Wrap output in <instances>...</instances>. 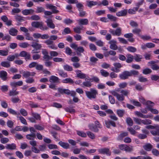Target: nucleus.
<instances>
[{
  "label": "nucleus",
  "mask_w": 159,
  "mask_h": 159,
  "mask_svg": "<svg viewBox=\"0 0 159 159\" xmlns=\"http://www.w3.org/2000/svg\"><path fill=\"white\" fill-rule=\"evenodd\" d=\"M19 94V92L16 91V90L12 89L10 91L9 93L10 96H13L18 95Z\"/></svg>",
  "instance_id": "38"
},
{
  "label": "nucleus",
  "mask_w": 159,
  "mask_h": 159,
  "mask_svg": "<svg viewBox=\"0 0 159 159\" xmlns=\"http://www.w3.org/2000/svg\"><path fill=\"white\" fill-rule=\"evenodd\" d=\"M115 35L119 36L121 34V29L120 28H117L115 31Z\"/></svg>",
  "instance_id": "52"
},
{
  "label": "nucleus",
  "mask_w": 159,
  "mask_h": 159,
  "mask_svg": "<svg viewBox=\"0 0 159 159\" xmlns=\"http://www.w3.org/2000/svg\"><path fill=\"white\" fill-rule=\"evenodd\" d=\"M44 64L46 66L50 67L52 66V62L48 60L45 61L44 62Z\"/></svg>",
  "instance_id": "57"
},
{
  "label": "nucleus",
  "mask_w": 159,
  "mask_h": 159,
  "mask_svg": "<svg viewBox=\"0 0 159 159\" xmlns=\"http://www.w3.org/2000/svg\"><path fill=\"white\" fill-rule=\"evenodd\" d=\"M85 80H89L90 81L92 80L96 83H99L100 81L99 79L96 76H93L91 79H87V78H86Z\"/></svg>",
  "instance_id": "40"
},
{
  "label": "nucleus",
  "mask_w": 159,
  "mask_h": 159,
  "mask_svg": "<svg viewBox=\"0 0 159 159\" xmlns=\"http://www.w3.org/2000/svg\"><path fill=\"white\" fill-rule=\"evenodd\" d=\"M59 74L60 76L63 77L65 78L68 77L67 73L65 72L62 70H59Z\"/></svg>",
  "instance_id": "46"
},
{
  "label": "nucleus",
  "mask_w": 159,
  "mask_h": 159,
  "mask_svg": "<svg viewBox=\"0 0 159 159\" xmlns=\"http://www.w3.org/2000/svg\"><path fill=\"white\" fill-rule=\"evenodd\" d=\"M31 46L37 50L40 49L42 47V46L41 44H39L35 42L32 43V44L31 45Z\"/></svg>",
  "instance_id": "31"
},
{
  "label": "nucleus",
  "mask_w": 159,
  "mask_h": 159,
  "mask_svg": "<svg viewBox=\"0 0 159 159\" xmlns=\"http://www.w3.org/2000/svg\"><path fill=\"white\" fill-rule=\"evenodd\" d=\"M34 11L32 9H25L22 11V13L24 15H28L33 14Z\"/></svg>",
  "instance_id": "14"
},
{
  "label": "nucleus",
  "mask_w": 159,
  "mask_h": 159,
  "mask_svg": "<svg viewBox=\"0 0 159 159\" xmlns=\"http://www.w3.org/2000/svg\"><path fill=\"white\" fill-rule=\"evenodd\" d=\"M134 58L136 61L140 62L141 61V59H142V56L136 54L134 56Z\"/></svg>",
  "instance_id": "43"
},
{
  "label": "nucleus",
  "mask_w": 159,
  "mask_h": 159,
  "mask_svg": "<svg viewBox=\"0 0 159 159\" xmlns=\"http://www.w3.org/2000/svg\"><path fill=\"white\" fill-rule=\"evenodd\" d=\"M127 49L129 52H135L137 50L135 48L132 46H129L127 48Z\"/></svg>",
  "instance_id": "50"
},
{
  "label": "nucleus",
  "mask_w": 159,
  "mask_h": 159,
  "mask_svg": "<svg viewBox=\"0 0 159 159\" xmlns=\"http://www.w3.org/2000/svg\"><path fill=\"white\" fill-rule=\"evenodd\" d=\"M78 22L80 25H86L89 23V20L87 19H80L78 20Z\"/></svg>",
  "instance_id": "17"
},
{
  "label": "nucleus",
  "mask_w": 159,
  "mask_h": 159,
  "mask_svg": "<svg viewBox=\"0 0 159 159\" xmlns=\"http://www.w3.org/2000/svg\"><path fill=\"white\" fill-rule=\"evenodd\" d=\"M142 123L144 125H147L151 124L152 121L149 119H144L142 120Z\"/></svg>",
  "instance_id": "49"
},
{
  "label": "nucleus",
  "mask_w": 159,
  "mask_h": 159,
  "mask_svg": "<svg viewBox=\"0 0 159 159\" xmlns=\"http://www.w3.org/2000/svg\"><path fill=\"white\" fill-rule=\"evenodd\" d=\"M76 72L77 74V77L81 79L85 78L86 77V75L85 74L82 73L80 70H76Z\"/></svg>",
  "instance_id": "24"
},
{
  "label": "nucleus",
  "mask_w": 159,
  "mask_h": 159,
  "mask_svg": "<svg viewBox=\"0 0 159 159\" xmlns=\"http://www.w3.org/2000/svg\"><path fill=\"white\" fill-rule=\"evenodd\" d=\"M109 43L110 44V48L113 50H116L118 48V46L116 45V41L114 40H111L109 42Z\"/></svg>",
  "instance_id": "11"
},
{
  "label": "nucleus",
  "mask_w": 159,
  "mask_h": 159,
  "mask_svg": "<svg viewBox=\"0 0 159 159\" xmlns=\"http://www.w3.org/2000/svg\"><path fill=\"white\" fill-rule=\"evenodd\" d=\"M16 20L19 21H22L24 20V17L19 15H17L15 16Z\"/></svg>",
  "instance_id": "51"
},
{
  "label": "nucleus",
  "mask_w": 159,
  "mask_h": 159,
  "mask_svg": "<svg viewBox=\"0 0 159 159\" xmlns=\"http://www.w3.org/2000/svg\"><path fill=\"white\" fill-rule=\"evenodd\" d=\"M36 134L34 133H32L26 135V138L28 140H34Z\"/></svg>",
  "instance_id": "33"
},
{
  "label": "nucleus",
  "mask_w": 159,
  "mask_h": 159,
  "mask_svg": "<svg viewBox=\"0 0 159 159\" xmlns=\"http://www.w3.org/2000/svg\"><path fill=\"white\" fill-rule=\"evenodd\" d=\"M100 73L101 75L104 77H107L109 75V74L108 72L103 69L101 70Z\"/></svg>",
  "instance_id": "45"
},
{
  "label": "nucleus",
  "mask_w": 159,
  "mask_h": 159,
  "mask_svg": "<svg viewBox=\"0 0 159 159\" xmlns=\"http://www.w3.org/2000/svg\"><path fill=\"white\" fill-rule=\"evenodd\" d=\"M139 74L138 71L134 70L130 71L125 70L120 74L119 77L121 79L125 80L128 79L129 77L138 76Z\"/></svg>",
  "instance_id": "2"
},
{
  "label": "nucleus",
  "mask_w": 159,
  "mask_h": 159,
  "mask_svg": "<svg viewBox=\"0 0 159 159\" xmlns=\"http://www.w3.org/2000/svg\"><path fill=\"white\" fill-rule=\"evenodd\" d=\"M49 81L51 83H57L59 82V79L56 76H52L50 77Z\"/></svg>",
  "instance_id": "22"
},
{
  "label": "nucleus",
  "mask_w": 159,
  "mask_h": 159,
  "mask_svg": "<svg viewBox=\"0 0 159 159\" xmlns=\"http://www.w3.org/2000/svg\"><path fill=\"white\" fill-rule=\"evenodd\" d=\"M105 124L106 126L108 128H110V125H111L115 127L116 126L115 123L113 121L111 120H106Z\"/></svg>",
  "instance_id": "15"
},
{
  "label": "nucleus",
  "mask_w": 159,
  "mask_h": 159,
  "mask_svg": "<svg viewBox=\"0 0 159 159\" xmlns=\"http://www.w3.org/2000/svg\"><path fill=\"white\" fill-rule=\"evenodd\" d=\"M18 30L14 28H11L9 31V33L13 36H16L17 34Z\"/></svg>",
  "instance_id": "21"
},
{
  "label": "nucleus",
  "mask_w": 159,
  "mask_h": 159,
  "mask_svg": "<svg viewBox=\"0 0 159 159\" xmlns=\"http://www.w3.org/2000/svg\"><path fill=\"white\" fill-rule=\"evenodd\" d=\"M31 25L32 27L39 28L42 30H47L48 29V28L47 26L44 27L43 26V22H41L34 21L32 22Z\"/></svg>",
  "instance_id": "5"
},
{
  "label": "nucleus",
  "mask_w": 159,
  "mask_h": 159,
  "mask_svg": "<svg viewBox=\"0 0 159 159\" xmlns=\"http://www.w3.org/2000/svg\"><path fill=\"white\" fill-rule=\"evenodd\" d=\"M87 5L89 7H92V6L96 5L98 4V2L93 1H87Z\"/></svg>",
  "instance_id": "32"
},
{
  "label": "nucleus",
  "mask_w": 159,
  "mask_h": 159,
  "mask_svg": "<svg viewBox=\"0 0 159 159\" xmlns=\"http://www.w3.org/2000/svg\"><path fill=\"white\" fill-rule=\"evenodd\" d=\"M119 148L121 150H124L126 152H130L133 150V147L132 146H129L125 144L119 145Z\"/></svg>",
  "instance_id": "6"
},
{
  "label": "nucleus",
  "mask_w": 159,
  "mask_h": 159,
  "mask_svg": "<svg viewBox=\"0 0 159 159\" xmlns=\"http://www.w3.org/2000/svg\"><path fill=\"white\" fill-rule=\"evenodd\" d=\"M152 153L155 156H158L159 155V152L156 149H153L152 150Z\"/></svg>",
  "instance_id": "64"
},
{
  "label": "nucleus",
  "mask_w": 159,
  "mask_h": 159,
  "mask_svg": "<svg viewBox=\"0 0 159 159\" xmlns=\"http://www.w3.org/2000/svg\"><path fill=\"white\" fill-rule=\"evenodd\" d=\"M7 73L5 71H0V78L4 81H6L7 79Z\"/></svg>",
  "instance_id": "12"
},
{
  "label": "nucleus",
  "mask_w": 159,
  "mask_h": 159,
  "mask_svg": "<svg viewBox=\"0 0 159 159\" xmlns=\"http://www.w3.org/2000/svg\"><path fill=\"white\" fill-rule=\"evenodd\" d=\"M128 132H122L118 136L117 139L118 140H122L124 137L128 136Z\"/></svg>",
  "instance_id": "16"
},
{
  "label": "nucleus",
  "mask_w": 159,
  "mask_h": 159,
  "mask_svg": "<svg viewBox=\"0 0 159 159\" xmlns=\"http://www.w3.org/2000/svg\"><path fill=\"white\" fill-rule=\"evenodd\" d=\"M8 50H0V56H6L8 55Z\"/></svg>",
  "instance_id": "36"
},
{
  "label": "nucleus",
  "mask_w": 159,
  "mask_h": 159,
  "mask_svg": "<svg viewBox=\"0 0 159 159\" xmlns=\"http://www.w3.org/2000/svg\"><path fill=\"white\" fill-rule=\"evenodd\" d=\"M1 19L8 26L11 25L12 24V21L11 20H8V18L5 15L2 16L1 17Z\"/></svg>",
  "instance_id": "10"
},
{
  "label": "nucleus",
  "mask_w": 159,
  "mask_h": 159,
  "mask_svg": "<svg viewBox=\"0 0 159 159\" xmlns=\"http://www.w3.org/2000/svg\"><path fill=\"white\" fill-rule=\"evenodd\" d=\"M127 59L126 61L128 63H131L133 61L134 56L130 54H128L126 55Z\"/></svg>",
  "instance_id": "23"
},
{
  "label": "nucleus",
  "mask_w": 159,
  "mask_h": 159,
  "mask_svg": "<svg viewBox=\"0 0 159 159\" xmlns=\"http://www.w3.org/2000/svg\"><path fill=\"white\" fill-rule=\"evenodd\" d=\"M65 52L66 54L69 55H71L72 51L70 48L68 47H67L66 48Z\"/></svg>",
  "instance_id": "59"
},
{
  "label": "nucleus",
  "mask_w": 159,
  "mask_h": 159,
  "mask_svg": "<svg viewBox=\"0 0 159 159\" xmlns=\"http://www.w3.org/2000/svg\"><path fill=\"white\" fill-rule=\"evenodd\" d=\"M84 51V49L82 47L80 46L78 47L76 52H77L78 55H80V52H83Z\"/></svg>",
  "instance_id": "37"
},
{
  "label": "nucleus",
  "mask_w": 159,
  "mask_h": 159,
  "mask_svg": "<svg viewBox=\"0 0 159 159\" xmlns=\"http://www.w3.org/2000/svg\"><path fill=\"white\" fill-rule=\"evenodd\" d=\"M143 148L145 150L148 151H151L153 148V146L151 144L148 143L143 146Z\"/></svg>",
  "instance_id": "25"
},
{
  "label": "nucleus",
  "mask_w": 159,
  "mask_h": 159,
  "mask_svg": "<svg viewBox=\"0 0 159 159\" xmlns=\"http://www.w3.org/2000/svg\"><path fill=\"white\" fill-rule=\"evenodd\" d=\"M23 84V82L22 81H19L17 82H11L10 85L12 87H16L17 86H22Z\"/></svg>",
  "instance_id": "27"
},
{
  "label": "nucleus",
  "mask_w": 159,
  "mask_h": 159,
  "mask_svg": "<svg viewBox=\"0 0 159 159\" xmlns=\"http://www.w3.org/2000/svg\"><path fill=\"white\" fill-rule=\"evenodd\" d=\"M32 115L36 120L40 119L41 117L40 115L38 114L35 113H32Z\"/></svg>",
  "instance_id": "60"
},
{
  "label": "nucleus",
  "mask_w": 159,
  "mask_h": 159,
  "mask_svg": "<svg viewBox=\"0 0 159 159\" xmlns=\"http://www.w3.org/2000/svg\"><path fill=\"white\" fill-rule=\"evenodd\" d=\"M127 13V10L124 9L117 12L116 15L118 16H125L126 15Z\"/></svg>",
  "instance_id": "19"
},
{
  "label": "nucleus",
  "mask_w": 159,
  "mask_h": 159,
  "mask_svg": "<svg viewBox=\"0 0 159 159\" xmlns=\"http://www.w3.org/2000/svg\"><path fill=\"white\" fill-rule=\"evenodd\" d=\"M97 128L98 127L96 126L93 125H90L89 126V128L90 129L95 132H98V129Z\"/></svg>",
  "instance_id": "44"
},
{
  "label": "nucleus",
  "mask_w": 159,
  "mask_h": 159,
  "mask_svg": "<svg viewBox=\"0 0 159 159\" xmlns=\"http://www.w3.org/2000/svg\"><path fill=\"white\" fill-rule=\"evenodd\" d=\"M107 17L108 19H110L111 21H115L117 20V18L111 14H108Z\"/></svg>",
  "instance_id": "42"
},
{
  "label": "nucleus",
  "mask_w": 159,
  "mask_h": 159,
  "mask_svg": "<svg viewBox=\"0 0 159 159\" xmlns=\"http://www.w3.org/2000/svg\"><path fill=\"white\" fill-rule=\"evenodd\" d=\"M135 114L138 116L140 117L146 119L148 117V115H144L142 113L140 112L136 111L135 112Z\"/></svg>",
  "instance_id": "34"
},
{
  "label": "nucleus",
  "mask_w": 159,
  "mask_h": 159,
  "mask_svg": "<svg viewBox=\"0 0 159 159\" xmlns=\"http://www.w3.org/2000/svg\"><path fill=\"white\" fill-rule=\"evenodd\" d=\"M152 72V71L150 69L147 68L143 70V73L144 74L147 75L151 73Z\"/></svg>",
  "instance_id": "53"
},
{
  "label": "nucleus",
  "mask_w": 159,
  "mask_h": 159,
  "mask_svg": "<svg viewBox=\"0 0 159 159\" xmlns=\"http://www.w3.org/2000/svg\"><path fill=\"white\" fill-rule=\"evenodd\" d=\"M154 129L156 130H151V133L154 136H159V125L155 126Z\"/></svg>",
  "instance_id": "18"
},
{
  "label": "nucleus",
  "mask_w": 159,
  "mask_h": 159,
  "mask_svg": "<svg viewBox=\"0 0 159 159\" xmlns=\"http://www.w3.org/2000/svg\"><path fill=\"white\" fill-rule=\"evenodd\" d=\"M85 93L87 97L90 99H96L98 94V91L93 88H91L89 91H85Z\"/></svg>",
  "instance_id": "3"
},
{
  "label": "nucleus",
  "mask_w": 159,
  "mask_h": 159,
  "mask_svg": "<svg viewBox=\"0 0 159 159\" xmlns=\"http://www.w3.org/2000/svg\"><path fill=\"white\" fill-rule=\"evenodd\" d=\"M47 25L48 27L51 29H54L55 28V25L53 23L52 20L51 19H48L46 21Z\"/></svg>",
  "instance_id": "13"
},
{
  "label": "nucleus",
  "mask_w": 159,
  "mask_h": 159,
  "mask_svg": "<svg viewBox=\"0 0 159 159\" xmlns=\"http://www.w3.org/2000/svg\"><path fill=\"white\" fill-rule=\"evenodd\" d=\"M126 122L127 124L130 126H132L133 125V121L130 118H127Z\"/></svg>",
  "instance_id": "63"
},
{
  "label": "nucleus",
  "mask_w": 159,
  "mask_h": 159,
  "mask_svg": "<svg viewBox=\"0 0 159 159\" xmlns=\"http://www.w3.org/2000/svg\"><path fill=\"white\" fill-rule=\"evenodd\" d=\"M1 65L2 66L7 68H9L11 66L10 63L8 61H2L1 63Z\"/></svg>",
  "instance_id": "28"
},
{
  "label": "nucleus",
  "mask_w": 159,
  "mask_h": 159,
  "mask_svg": "<svg viewBox=\"0 0 159 159\" xmlns=\"http://www.w3.org/2000/svg\"><path fill=\"white\" fill-rule=\"evenodd\" d=\"M46 7L47 8L52 10V13L56 14L59 12V11L57 9V7L51 4H47Z\"/></svg>",
  "instance_id": "8"
},
{
  "label": "nucleus",
  "mask_w": 159,
  "mask_h": 159,
  "mask_svg": "<svg viewBox=\"0 0 159 159\" xmlns=\"http://www.w3.org/2000/svg\"><path fill=\"white\" fill-rule=\"evenodd\" d=\"M6 148L7 149L11 150H15L16 149V146L15 144L12 143L7 144L6 146Z\"/></svg>",
  "instance_id": "20"
},
{
  "label": "nucleus",
  "mask_w": 159,
  "mask_h": 159,
  "mask_svg": "<svg viewBox=\"0 0 159 159\" xmlns=\"http://www.w3.org/2000/svg\"><path fill=\"white\" fill-rule=\"evenodd\" d=\"M117 114L120 117H122L123 116L125 111L123 110H118L117 111Z\"/></svg>",
  "instance_id": "56"
},
{
  "label": "nucleus",
  "mask_w": 159,
  "mask_h": 159,
  "mask_svg": "<svg viewBox=\"0 0 159 159\" xmlns=\"http://www.w3.org/2000/svg\"><path fill=\"white\" fill-rule=\"evenodd\" d=\"M141 31V30L140 29L135 28L133 30L132 32L134 34L139 35Z\"/></svg>",
  "instance_id": "55"
},
{
  "label": "nucleus",
  "mask_w": 159,
  "mask_h": 159,
  "mask_svg": "<svg viewBox=\"0 0 159 159\" xmlns=\"http://www.w3.org/2000/svg\"><path fill=\"white\" fill-rule=\"evenodd\" d=\"M71 32V30L70 28L68 27H66L65 28L63 32H62L63 34H66L70 33Z\"/></svg>",
  "instance_id": "47"
},
{
  "label": "nucleus",
  "mask_w": 159,
  "mask_h": 159,
  "mask_svg": "<svg viewBox=\"0 0 159 159\" xmlns=\"http://www.w3.org/2000/svg\"><path fill=\"white\" fill-rule=\"evenodd\" d=\"M58 144L62 148L65 149H67L69 148L70 145L67 143L63 142L61 141H60Z\"/></svg>",
  "instance_id": "29"
},
{
  "label": "nucleus",
  "mask_w": 159,
  "mask_h": 159,
  "mask_svg": "<svg viewBox=\"0 0 159 159\" xmlns=\"http://www.w3.org/2000/svg\"><path fill=\"white\" fill-rule=\"evenodd\" d=\"M30 19L33 20H40V17L37 15H34L31 16Z\"/></svg>",
  "instance_id": "62"
},
{
  "label": "nucleus",
  "mask_w": 159,
  "mask_h": 159,
  "mask_svg": "<svg viewBox=\"0 0 159 159\" xmlns=\"http://www.w3.org/2000/svg\"><path fill=\"white\" fill-rule=\"evenodd\" d=\"M83 87H87L90 88L91 87L92 85V84L91 83L90 81H86L83 83Z\"/></svg>",
  "instance_id": "41"
},
{
  "label": "nucleus",
  "mask_w": 159,
  "mask_h": 159,
  "mask_svg": "<svg viewBox=\"0 0 159 159\" xmlns=\"http://www.w3.org/2000/svg\"><path fill=\"white\" fill-rule=\"evenodd\" d=\"M98 152L100 153L106 154L109 156L111 155V152L110 151L109 149L107 148L99 149L98 150Z\"/></svg>",
  "instance_id": "9"
},
{
  "label": "nucleus",
  "mask_w": 159,
  "mask_h": 159,
  "mask_svg": "<svg viewBox=\"0 0 159 159\" xmlns=\"http://www.w3.org/2000/svg\"><path fill=\"white\" fill-rule=\"evenodd\" d=\"M63 68L65 70L67 71H72L73 70L72 67L67 64L64 65Z\"/></svg>",
  "instance_id": "35"
},
{
  "label": "nucleus",
  "mask_w": 159,
  "mask_h": 159,
  "mask_svg": "<svg viewBox=\"0 0 159 159\" xmlns=\"http://www.w3.org/2000/svg\"><path fill=\"white\" fill-rule=\"evenodd\" d=\"M19 56L21 57H25V59L26 61L31 59L30 54L25 51H23L21 52L19 54Z\"/></svg>",
  "instance_id": "7"
},
{
  "label": "nucleus",
  "mask_w": 159,
  "mask_h": 159,
  "mask_svg": "<svg viewBox=\"0 0 159 159\" xmlns=\"http://www.w3.org/2000/svg\"><path fill=\"white\" fill-rule=\"evenodd\" d=\"M25 39L27 40H33V38L30 36V34L28 32L25 34Z\"/></svg>",
  "instance_id": "58"
},
{
  "label": "nucleus",
  "mask_w": 159,
  "mask_h": 159,
  "mask_svg": "<svg viewBox=\"0 0 159 159\" xmlns=\"http://www.w3.org/2000/svg\"><path fill=\"white\" fill-rule=\"evenodd\" d=\"M88 136L91 139H94L95 138L94 134L90 131H88L86 133Z\"/></svg>",
  "instance_id": "54"
},
{
  "label": "nucleus",
  "mask_w": 159,
  "mask_h": 159,
  "mask_svg": "<svg viewBox=\"0 0 159 159\" xmlns=\"http://www.w3.org/2000/svg\"><path fill=\"white\" fill-rule=\"evenodd\" d=\"M115 68V72H118L120 71L119 69L122 67V66L120 63H115L113 64Z\"/></svg>",
  "instance_id": "26"
},
{
  "label": "nucleus",
  "mask_w": 159,
  "mask_h": 159,
  "mask_svg": "<svg viewBox=\"0 0 159 159\" xmlns=\"http://www.w3.org/2000/svg\"><path fill=\"white\" fill-rule=\"evenodd\" d=\"M62 82L64 83L73 84L74 83V81L70 78H66L62 80Z\"/></svg>",
  "instance_id": "30"
},
{
  "label": "nucleus",
  "mask_w": 159,
  "mask_h": 159,
  "mask_svg": "<svg viewBox=\"0 0 159 159\" xmlns=\"http://www.w3.org/2000/svg\"><path fill=\"white\" fill-rule=\"evenodd\" d=\"M30 45L26 42H24L20 43L19 46L20 47L22 48H26L29 46Z\"/></svg>",
  "instance_id": "48"
},
{
  "label": "nucleus",
  "mask_w": 159,
  "mask_h": 159,
  "mask_svg": "<svg viewBox=\"0 0 159 159\" xmlns=\"http://www.w3.org/2000/svg\"><path fill=\"white\" fill-rule=\"evenodd\" d=\"M82 29L79 26H77L73 28V30L77 34H80Z\"/></svg>",
  "instance_id": "39"
},
{
  "label": "nucleus",
  "mask_w": 159,
  "mask_h": 159,
  "mask_svg": "<svg viewBox=\"0 0 159 159\" xmlns=\"http://www.w3.org/2000/svg\"><path fill=\"white\" fill-rule=\"evenodd\" d=\"M58 92L61 94H65L67 95L70 94L72 96L75 97L76 96V92L73 91H70L68 89H64L59 88L57 89Z\"/></svg>",
  "instance_id": "4"
},
{
  "label": "nucleus",
  "mask_w": 159,
  "mask_h": 159,
  "mask_svg": "<svg viewBox=\"0 0 159 159\" xmlns=\"http://www.w3.org/2000/svg\"><path fill=\"white\" fill-rule=\"evenodd\" d=\"M11 101L13 103H16L20 101V99L18 97H13L11 98Z\"/></svg>",
  "instance_id": "61"
},
{
  "label": "nucleus",
  "mask_w": 159,
  "mask_h": 159,
  "mask_svg": "<svg viewBox=\"0 0 159 159\" xmlns=\"http://www.w3.org/2000/svg\"><path fill=\"white\" fill-rule=\"evenodd\" d=\"M120 92L121 94L118 93L115 91H112L111 93L114 96L116 97L117 99L120 101H124L125 96H128L129 93V91L128 90L122 89Z\"/></svg>",
  "instance_id": "1"
}]
</instances>
